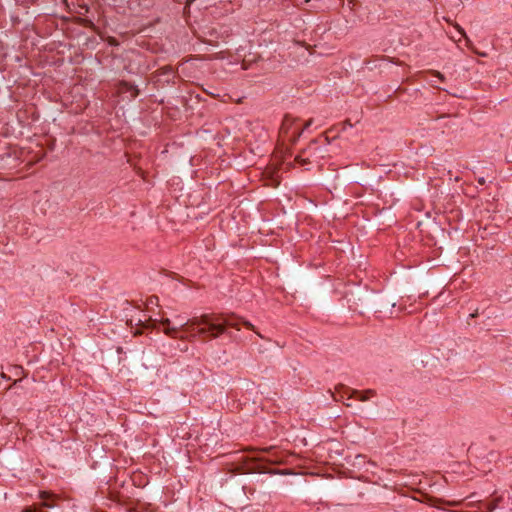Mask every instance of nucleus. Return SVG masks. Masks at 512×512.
I'll return each instance as SVG.
<instances>
[{
	"instance_id": "obj_1",
	"label": "nucleus",
	"mask_w": 512,
	"mask_h": 512,
	"mask_svg": "<svg viewBox=\"0 0 512 512\" xmlns=\"http://www.w3.org/2000/svg\"><path fill=\"white\" fill-rule=\"evenodd\" d=\"M161 324L165 326L164 333L175 339L192 341L201 338L203 341L216 339L221 334L226 333L227 328L240 330L243 325L247 329L254 330L251 322L242 320L238 317H223L215 314H202L195 316L187 321H180L179 326H171L169 318H163Z\"/></svg>"
},
{
	"instance_id": "obj_2",
	"label": "nucleus",
	"mask_w": 512,
	"mask_h": 512,
	"mask_svg": "<svg viewBox=\"0 0 512 512\" xmlns=\"http://www.w3.org/2000/svg\"><path fill=\"white\" fill-rule=\"evenodd\" d=\"M449 38L461 50H463L464 48H468L469 50H471L481 56L487 55L486 51L482 50V48L487 47V45H484V44L476 45L474 43V39H472L468 34H455V35H451Z\"/></svg>"
},
{
	"instance_id": "obj_3",
	"label": "nucleus",
	"mask_w": 512,
	"mask_h": 512,
	"mask_svg": "<svg viewBox=\"0 0 512 512\" xmlns=\"http://www.w3.org/2000/svg\"><path fill=\"white\" fill-rule=\"evenodd\" d=\"M295 121L296 119L293 118L292 116L285 115L280 128L281 132L284 134H288L290 130L293 128Z\"/></svg>"
},
{
	"instance_id": "obj_4",
	"label": "nucleus",
	"mask_w": 512,
	"mask_h": 512,
	"mask_svg": "<svg viewBox=\"0 0 512 512\" xmlns=\"http://www.w3.org/2000/svg\"><path fill=\"white\" fill-rule=\"evenodd\" d=\"M272 450H273L272 447L263 448L261 451L263 453L269 454V457L266 458V457L263 456V457H260L259 459L260 460H265V461H267L269 463H272V464H279V463H281V458L279 456L273 454Z\"/></svg>"
},
{
	"instance_id": "obj_5",
	"label": "nucleus",
	"mask_w": 512,
	"mask_h": 512,
	"mask_svg": "<svg viewBox=\"0 0 512 512\" xmlns=\"http://www.w3.org/2000/svg\"><path fill=\"white\" fill-rule=\"evenodd\" d=\"M121 86H122L123 91L130 92L132 98H136L140 93L137 86H135L129 82H122Z\"/></svg>"
},
{
	"instance_id": "obj_6",
	"label": "nucleus",
	"mask_w": 512,
	"mask_h": 512,
	"mask_svg": "<svg viewBox=\"0 0 512 512\" xmlns=\"http://www.w3.org/2000/svg\"><path fill=\"white\" fill-rule=\"evenodd\" d=\"M352 393H353V395H357V399L359 401H362V402L367 401L370 396H374L375 395V391L371 390V389L366 390L364 392L353 390Z\"/></svg>"
},
{
	"instance_id": "obj_7",
	"label": "nucleus",
	"mask_w": 512,
	"mask_h": 512,
	"mask_svg": "<svg viewBox=\"0 0 512 512\" xmlns=\"http://www.w3.org/2000/svg\"><path fill=\"white\" fill-rule=\"evenodd\" d=\"M312 123L313 119H309L302 129L293 131L291 136L293 138V141H297L300 138L303 131L308 129L312 125Z\"/></svg>"
},
{
	"instance_id": "obj_8",
	"label": "nucleus",
	"mask_w": 512,
	"mask_h": 512,
	"mask_svg": "<svg viewBox=\"0 0 512 512\" xmlns=\"http://www.w3.org/2000/svg\"><path fill=\"white\" fill-rule=\"evenodd\" d=\"M306 151H307V149H306V150H303V152H302L301 154L297 155V156H296V158H295V160H296L299 164H301V165H305V164L310 163L309 158H305V157L303 156V154H304V153H306Z\"/></svg>"
},
{
	"instance_id": "obj_9",
	"label": "nucleus",
	"mask_w": 512,
	"mask_h": 512,
	"mask_svg": "<svg viewBox=\"0 0 512 512\" xmlns=\"http://www.w3.org/2000/svg\"><path fill=\"white\" fill-rule=\"evenodd\" d=\"M497 502L496 501H493V502H489L486 504V509L488 512H492L494 511L496 508H497Z\"/></svg>"
},
{
	"instance_id": "obj_10",
	"label": "nucleus",
	"mask_w": 512,
	"mask_h": 512,
	"mask_svg": "<svg viewBox=\"0 0 512 512\" xmlns=\"http://www.w3.org/2000/svg\"><path fill=\"white\" fill-rule=\"evenodd\" d=\"M22 512H41V511L37 508L26 507Z\"/></svg>"
},
{
	"instance_id": "obj_11",
	"label": "nucleus",
	"mask_w": 512,
	"mask_h": 512,
	"mask_svg": "<svg viewBox=\"0 0 512 512\" xmlns=\"http://www.w3.org/2000/svg\"><path fill=\"white\" fill-rule=\"evenodd\" d=\"M149 303L150 304H157L158 303V297L157 296H152L149 298Z\"/></svg>"
},
{
	"instance_id": "obj_12",
	"label": "nucleus",
	"mask_w": 512,
	"mask_h": 512,
	"mask_svg": "<svg viewBox=\"0 0 512 512\" xmlns=\"http://www.w3.org/2000/svg\"><path fill=\"white\" fill-rule=\"evenodd\" d=\"M433 74L434 76L438 77L441 81H444V76L440 72L435 71Z\"/></svg>"
},
{
	"instance_id": "obj_13",
	"label": "nucleus",
	"mask_w": 512,
	"mask_h": 512,
	"mask_svg": "<svg viewBox=\"0 0 512 512\" xmlns=\"http://www.w3.org/2000/svg\"><path fill=\"white\" fill-rule=\"evenodd\" d=\"M477 182H478L479 185H484L486 183V180H485L484 177H479L477 179Z\"/></svg>"
},
{
	"instance_id": "obj_14",
	"label": "nucleus",
	"mask_w": 512,
	"mask_h": 512,
	"mask_svg": "<svg viewBox=\"0 0 512 512\" xmlns=\"http://www.w3.org/2000/svg\"><path fill=\"white\" fill-rule=\"evenodd\" d=\"M478 316V310H475V312L470 314V318H475Z\"/></svg>"
},
{
	"instance_id": "obj_15",
	"label": "nucleus",
	"mask_w": 512,
	"mask_h": 512,
	"mask_svg": "<svg viewBox=\"0 0 512 512\" xmlns=\"http://www.w3.org/2000/svg\"><path fill=\"white\" fill-rule=\"evenodd\" d=\"M192 1H193V0H188V1H187V4H186V6H185V9H187V8L190 6V4L192 3Z\"/></svg>"
},
{
	"instance_id": "obj_16",
	"label": "nucleus",
	"mask_w": 512,
	"mask_h": 512,
	"mask_svg": "<svg viewBox=\"0 0 512 512\" xmlns=\"http://www.w3.org/2000/svg\"><path fill=\"white\" fill-rule=\"evenodd\" d=\"M316 143H317V141H316V140H313V141L310 143V145H309L308 149H310V148H311V146H312V145H315Z\"/></svg>"
}]
</instances>
